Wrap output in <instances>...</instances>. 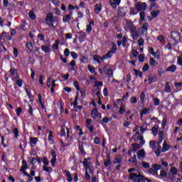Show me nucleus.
Here are the masks:
<instances>
[{
    "label": "nucleus",
    "instance_id": "obj_1",
    "mask_svg": "<svg viewBox=\"0 0 182 182\" xmlns=\"http://www.w3.org/2000/svg\"><path fill=\"white\" fill-rule=\"evenodd\" d=\"M159 141L151 140L149 141V147L151 150H154V153L157 157L160 156V150H161V143L164 140V132L159 131L158 133Z\"/></svg>",
    "mask_w": 182,
    "mask_h": 182
},
{
    "label": "nucleus",
    "instance_id": "obj_2",
    "mask_svg": "<svg viewBox=\"0 0 182 182\" xmlns=\"http://www.w3.org/2000/svg\"><path fill=\"white\" fill-rule=\"evenodd\" d=\"M127 26L129 29V32L131 33V36L132 39L134 41H137L140 35L139 34V31H137V28H136V26H134V24L133 23V22L127 23Z\"/></svg>",
    "mask_w": 182,
    "mask_h": 182
},
{
    "label": "nucleus",
    "instance_id": "obj_3",
    "mask_svg": "<svg viewBox=\"0 0 182 182\" xmlns=\"http://www.w3.org/2000/svg\"><path fill=\"white\" fill-rule=\"evenodd\" d=\"M129 178L132 180V181L134 180L136 182H149V181H150V179L143 176L141 174L139 173L137 175L133 172L129 173Z\"/></svg>",
    "mask_w": 182,
    "mask_h": 182
},
{
    "label": "nucleus",
    "instance_id": "obj_4",
    "mask_svg": "<svg viewBox=\"0 0 182 182\" xmlns=\"http://www.w3.org/2000/svg\"><path fill=\"white\" fill-rule=\"evenodd\" d=\"M135 8L138 12H143L147 9V4L146 2L138 1L135 4Z\"/></svg>",
    "mask_w": 182,
    "mask_h": 182
},
{
    "label": "nucleus",
    "instance_id": "obj_5",
    "mask_svg": "<svg viewBox=\"0 0 182 182\" xmlns=\"http://www.w3.org/2000/svg\"><path fill=\"white\" fill-rule=\"evenodd\" d=\"M116 52H117V46L114 44L107 53L105 55L104 58L110 59V58H112V56H113Z\"/></svg>",
    "mask_w": 182,
    "mask_h": 182
},
{
    "label": "nucleus",
    "instance_id": "obj_6",
    "mask_svg": "<svg viewBox=\"0 0 182 182\" xmlns=\"http://www.w3.org/2000/svg\"><path fill=\"white\" fill-rule=\"evenodd\" d=\"M89 160H90V158L89 157L87 159H85L82 164L84 167H85V170H87H87L89 171L90 174H93V171L90 168V161Z\"/></svg>",
    "mask_w": 182,
    "mask_h": 182
},
{
    "label": "nucleus",
    "instance_id": "obj_7",
    "mask_svg": "<svg viewBox=\"0 0 182 182\" xmlns=\"http://www.w3.org/2000/svg\"><path fill=\"white\" fill-rule=\"evenodd\" d=\"M9 73L11 77L14 78L16 80L19 79V74H18V70L15 68H11L9 70Z\"/></svg>",
    "mask_w": 182,
    "mask_h": 182
},
{
    "label": "nucleus",
    "instance_id": "obj_8",
    "mask_svg": "<svg viewBox=\"0 0 182 182\" xmlns=\"http://www.w3.org/2000/svg\"><path fill=\"white\" fill-rule=\"evenodd\" d=\"M149 31V23H144L141 27V35H147V31Z\"/></svg>",
    "mask_w": 182,
    "mask_h": 182
},
{
    "label": "nucleus",
    "instance_id": "obj_9",
    "mask_svg": "<svg viewBox=\"0 0 182 182\" xmlns=\"http://www.w3.org/2000/svg\"><path fill=\"white\" fill-rule=\"evenodd\" d=\"M46 23L48 26H50L51 23H53V14L49 13L46 17Z\"/></svg>",
    "mask_w": 182,
    "mask_h": 182
},
{
    "label": "nucleus",
    "instance_id": "obj_10",
    "mask_svg": "<svg viewBox=\"0 0 182 182\" xmlns=\"http://www.w3.org/2000/svg\"><path fill=\"white\" fill-rule=\"evenodd\" d=\"M136 156L139 160H143L146 157V151L144 149H140L137 151Z\"/></svg>",
    "mask_w": 182,
    "mask_h": 182
},
{
    "label": "nucleus",
    "instance_id": "obj_11",
    "mask_svg": "<svg viewBox=\"0 0 182 182\" xmlns=\"http://www.w3.org/2000/svg\"><path fill=\"white\" fill-rule=\"evenodd\" d=\"M168 150H170V145L167 144V141H164L163 147L162 149L161 148L160 150V154L161 153H166V151H168Z\"/></svg>",
    "mask_w": 182,
    "mask_h": 182
},
{
    "label": "nucleus",
    "instance_id": "obj_12",
    "mask_svg": "<svg viewBox=\"0 0 182 182\" xmlns=\"http://www.w3.org/2000/svg\"><path fill=\"white\" fill-rule=\"evenodd\" d=\"M120 2H122V0H109V5H111L112 8L116 9L117 5H120Z\"/></svg>",
    "mask_w": 182,
    "mask_h": 182
},
{
    "label": "nucleus",
    "instance_id": "obj_13",
    "mask_svg": "<svg viewBox=\"0 0 182 182\" xmlns=\"http://www.w3.org/2000/svg\"><path fill=\"white\" fill-rule=\"evenodd\" d=\"M93 59L95 60V62H97V63H101L102 60H106L108 58H105V55H102V57H100V55H94Z\"/></svg>",
    "mask_w": 182,
    "mask_h": 182
},
{
    "label": "nucleus",
    "instance_id": "obj_14",
    "mask_svg": "<svg viewBox=\"0 0 182 182\" xmlns=\"http://www.w3.org/2000/svg\"><path fill=\"white\" fill-rule=\"evenodd\" d=\"M95 26V21L93 20L90 21L89 24L87 25L86 32L90 33L92 32V29Z\"/></svg>",
    "mask_w": 182,
    "mask_h": 182
},
{
    "label": "nucleus",
    "instance_id": "obj_15",
    "mask_svg": "<svg viewBox=\"0 0 182 182\" xmlns=\"http://www.w3.org/2000/svg\"><path fill=\"white\" fill-rule=\"evenodd\" d=\"M171 36L176 41H180V33L178 32L173 31L171 33Z\"/></svg>",
    "mask_w": 182,
    "mask_h": 182
},
{
    "label": "nucleus",
    "instance_id": "obj_16",
    "mask_svg": "<svg viewBox=\"0 0 182 182\" xmlns=\"http://www.w3.org/2000/svg\"><path fill=\"white\" fill-rule=\"evenodd\" d=\"M41 50H43V52H45V53H50V46H41Z\"/></svg>",
    "mask_w": 182,
    "mask_h": 182
},
{
    "label": "nucleus",
    "instance_id": "obj_17",
    "mask_svg": "<svg viewBox=\"0 0 182 182\" xmlns=\"http://www.w3.org/2000/svg\"><path fill=\"white\" fill-rule=\"evenodd\" d=\"M170 173L171 176H176L177 174H178V170L177 168H176V166H172L170 168Z\"/></svg>",
    "mask_w": 182,
    "mask_h": 182
},
{
    "label": "nucleus",
    "instance_id": "obj_18",
    "mask_svg": "<svg viewBox=\"0 0 182 182\" xmlns=\"http://www.w3.org/2000/svg\"><path fill=\"white\" fill-rule=\"evenodd\" d=\"M177 70V66L176 65H171V66L168 67L166 70V72H171V73H174Z\"/></svg>",
    "mask_w": 182,
    "mask_h": 182
},
{
    "label": "nucleus",
    "instance_id": "obj_19",
    "mask_svg": "<svg viewBox=\"0 0 182 182\" xmlns=\"http://www.w3.org/2000/svg\"><path fill=\"white\" fill-rule=\"evenodd\" d=\"M78 149L81 153V154H86L85 151V149H83V142L78 141Z\"/></svg>",
    "mask_w": 182,
    "mask_h": 182
},
{
    "label": "nucleus",
    "instance_id": "obj_20",
    "mask_svg": "<svg viewBox=\"0 0 182 182\" xmlns=\"http://www.w3.org/2000/svg\"><path fill=\"white\" fill-rule=\"evenodd\" d=\"M114 164H120L122 163V156L117 155L113 161Z\"/></svg>",
    "mask_w": 182,
    "mask_h": 182
},
{
    "label": "nucleus",
    "instance_id": "obj_21",
    "mask_svg": "<svg viewBox=\"0 0 182 182\" xmlns=\"http://www.w3.org/2000/svg\"><path fill=\"white\" fill-rule=\"evenodd\" d=\"M91 116L92 117H93V119H97V117H99V111L97 110V109H92L91 112Z\"/></svg>",
    "mask_w": 182,
    "mask_h": 182
},
{
    "label": "nucleus",
    "instance_id": "obj_22",
    "mask_svg": "<svg viewBox=\"0 0 182 182\" xmlns=\"http://www.w3.org/2000/svg\"><path fill=\"white\" fill-rule=\"evenodd\" d=\"M139 16H140L139 23L141 25V23H143V21L145 20L146 12L140 11Z\"/></svg>",
    "mask_w": 182,
    "mask_h": 182
},
{
    "label": "nucleus",
    "instance_id": "obj_23",
    "mask_svg": "<svg viewBox=\"0 0 182 182\" xmlns=\"http://www.w3.org/2000/svg\"><path fill=\"white\" fill-rule=\"evenodd\" d=\"M26 48L27 49V52H33V45L32 43H27L26 45Z\"/></svg>",
    "mask_w": 182,
    "mask_h": 182
},
{
    "label": "nucleus",
    "instance_id": "obj_24",
    "mask_svg": "<svg viewBox=\"0 0 182 182\" xmlns=\"http://www.w3.org/2000/svg\"><path fill=\"white\" fill-rule=\"evenodd\" d=\"M151 132L154 134V136H157L159 134V125L155 124L151 129Z\"/></svg>",
    "mask_w": 182,
    "mask_h": 182
},
{
    "label": "nucleus",
    "instance_id": "obj_25",
    "mask_svg": "<svg viewBox=\"0 0 182 182\" xmlns=\"http://www.w3.org/2000/svg\"><path fill=\"white\" fill-rule=\"evenodd\" d=\"M102 11V4H97L95 6V14H99Z\"/></svg>",
    "mask_w": 182,
    "mask_h": 182
},
{
    "label": "nucleus",
    "instance_id": "obj_26",
    "mask_svg": "<svg viewBox=\"0 0 182 182\" xmlns=\"http://www.w3.org/2000/svg\"><path fill=\"white\" fill-rule=\"evenodd\" d=\"M164 90L166 93H170L171 92V87L170 86V82H167L166 83Z\"/></svg>",
    "mask_w": 182,
    "mask_h": 182
},
{
    "label": "nucleus",
    "instance_id": "obj_27",
    "mask_svg": "<svg viewBox=\"0 0 182 182\" xmlns=\"http://www.w3.org/2000/svg\"><path fill=\"white\" fill-rule=\"evenodd\" d=\"M104 70H106L107 74L108 75L109 77H113V70H112L111 68L107 70L106 67H105Z\"/></svg>",
    "mask_w": 182,
    "mask_h": 182
},
{
    "label": "nucleus",
    "instance_id": "obj_28",
    "mask_svg": "<svg viewBox=\"0 0 182 182\" xmlns=\"http://www.w3.org/2000/svg\"><path fill=\"white\" fill-rule=\"evenodd\" d=\"M48 141L50 144H53V132L49 131Z\"/></svg>",
    "mask_w": 182,
    "mask_h": 182
},
{
    "label": "nucleus",
    "instance_id": "obj_29",
    "mask_svg": "<svg viewBox=\"0 0 182 182\" xmlns=\"http://www.w3.org/2000/svg\"><path fill=\"white\" fill-rule=\"evenodd\" d=\"M104 164L105 167H107V166H110V164H112V161L110 160V155H108L107 156V160L104 161Z\"/></svg>",
    "mask_w": 182,
    "mask_h": 182
},
{
    "label": "nucleus",
    "instance_id": "obj_30",
    "mask_svg": "<svg viewBox=\"0 0 182 182\" xmlns=\"http://www.w3.org/2000/svg\"><path fill=\"white\" fill-rule=\"evenodd\" d=\"M124 112H126V105L122 104L119 110V114H124Z\"/></svg>",
    "mask_w": 182,
    "mask_h": 182
},
{
    "label": "nucleus",
    "instance_id": "obj_31",
    "mask_svg": "<svg viewBox=\"0 0 182 182\" xmlns=\"http://www.w3.org/2000/svg\"><path fill=\"white\" fill-rule=\"evenodd\" d=\"M159 14H160V11L159 10L151 11V16H152V18H157V16H159Z\"/></svg>",
    "mask_w": 182,
    "mask_h": 182
},
{
    "label": "nucleus",
    "instance_id": "obj_32",
    "mask_svg": "<svg viewBox=\"0 0 182 182\" xmlns=\"http://www.w3.org/2000/svg\"><path fill=\"white\" fill-rule=\"evenodd\" d=\"M160 177L166 178V177H168V174H167V171L164 169H161L160 172Z\"/></svg>",
    "mask_w": 182,
    "mask_h": 182
},
{
    "label": "nucleus",
    "instance_id": "obj_33",
    "mask_svg": "<svg viewBox=\"0 0 182 182\" xmlns=\"http://www.w3.org/2000/svg\"><path fill=\"white\" fill-rule=\"evenodd\" d=\"M43 170L44 171H46V173H52V167L50 166H47V165H45L43 166Z\"/></svg>",
    "mask_w": 182,
    "mask_h": 182
},
{
    "label": "nucleus",
    "instance_id": "obj_34",
    "mask_svg": "<svg viewBox=\"0 0 182 182\" xmlns=\"http://www.w3.org/2000/svg\"><path fill=\"white\" fill-rule=\"evenodd\" d=\"M65 176L67 177L68 181L72 182L73 178H72V176H70V172L69 171H65Z\"/></svg>",
    "mask_w": 182,
    "mask_h": 182
},
{
    "label": "nucleus",
    "instance_id": "obj_35",
    "mask_svg": "<svg viewBox=\"0 0 182 182\" xmlns=\"http://www.w3.org/2000/svg\"><path fill=\"white\" fill-rule=\"evenodd\" d=\"M139 149H140V145L139 144H132V151H137Z\"/></svg>",
    "mask_w": 182,
    "mask_h": 182
},
{
    "label": "nucleus",
    "instance_id": "obj_36",
    "mask_svg": "<svg viewBox=\"0 0 182 182\" xmlns=\"http://www.w3.org/2000/svg\"><path fill=\"white\" fill-rule=\"evenodd\" d=\"M149 173L153 174L154 176H159V172H157V171H156L153 167L149 169Z\"/></svg>",
    "mask_w": 182,
    "mask_h": 182
},
{
    "label": "nucleus",
    "instance_id": "obj_37",
    "mask_svg": "<svg viewBox=\"0 0 182 182\" xmlns=\"http://www.w3.org/2000/svg\"><path fill=\"white\" fill-rule=\"evenodd\" d=\"M134 132H138L139 133L141 132L143 134V133H144V129L143 127L136 126V129H134Z\"/></svg>",
    "mask_w": 182,
    "mask_h": 182
},
{
    "label": "nucleus",
    "instance_id": "obj_38",
    "mask_svg": "<svg viewBox=\"0 0 182 182\" xmlns=\"http://www.w3.org/2000/svg\"><path fill=\"white\" fill-rule=\"evenodd\" d=\"M70 16H71L70 14H68V15L63 16V21L65 23L69 22V21H70Z\"/></svg>",
    "mask_w": 182,
    "mask_h": 182
},
{
    "label": "nucleus",
    "instance_id": "obj_39",
    "mask_svg": "<svg viewBox=\"0 0 182 182\" xmlns=\"http://www.w3.org/2000/svg\"><path fill=\"white\" fill-rule=\"evenodd\" d=\"M150 113V108H145L141 112V116L143 117V114H149Z\"/></svg>",
    "mask_w": 182,
    "mask_h": 182
},
{
    "label": "nucleus",
    "instance_id": "obj_40",
    "mask_svg": "<svg viewBox=\"0 0 182 182\" xmlns=\"http://www.w3.org/2000/svg\"><path fill=\"white\" fill-rule=\"evenodd\" d=\"M28 16L29 18H31L33 21H34V19H36V16L35 15V13H33V11H30L28 12Z\"/></svg>",
    "mask_w": 182,
    "mask_h": 182
},
{
    "label": "nucleus",
    "instance_id": "obj_41",
    "mask_svg": "<svg viewBox=\"0 0 182 182\" xmlns=\"http://www.w3.org/2000/svg\"><path fill=\"white\" fill-rule=\"evenodd\" d=\"M133 139L134 141H139V139H140V132H136V134L133 136Z\"/></svg>",
    "mask_w": 182,
    "mask_h": 182
},
{
    "label": "nucleus",
    "instance_id": "obj_42",
    "mask_svg": "<svg viewBox=\"0 0 182 182\" xmlns=\"http://www.w3.org/2000/svg\"><path fill=\"white\" fill-rule=\"evenodd\" d=\"M37 38L39 41H41L42 42H45V35L42 33H39L38 34Z\"/></svg>",
    "mask_w": 182,
    "mask_h": 182
},
{
    "label": "nucleus",
    "instance_id": "obj_43",
    "mask_svg": "<svg viewBox=\"0 0 182 182\" xmlns=\"http://www.w3.org/2000/svg\"><path fill=\"white\" fill-rule=\"evenodd\" d=\"M153 168H154L156 171L157 170H161V165L155 164L151 166Z\"/></svg>",
    "mask_w": 182,
    "mask_h": 182
},
{
    "label": "nucleus",
    "instance_id": "obj_44",
    "mask_svg": "<svg viewBox=\"0 0 182 182\" xmlns=\"http://www.w3.org/2000/svg\"><path fill=\"white\" fill-rule=\"evenodd\" d=\"M134 72L136 76H139V77H143V73H141V71L134 69Z\"/></svg>",
    "mask_w": 182,
    "mask_h": 182
},
{
    "label": "nucleus",
    "instance_id": "obj_45",
    "mask_svg": "<svg viewBox=\"0 0 182 182\" xmlns=\"http://www.w3.org/2000/svg\"><path fill=\"white\" fill-rule=\"evenodd\" d=\"M12 133H14V136L16 137H19V131H18V128H14L12 130Z\"/></svg>",
    "mask_w": 182,
    "mask_h": 182
},
{
    "label": "nucleus",
    "instance_id": "obj_46",
    "mask_svg": "<svg viewBox=\"0 0 182 182\" xmlns=\"http://www.w3.org/2000/svg\"><path fill=\"white\" fill-rule=\"evenodd\" d=\"M141 166L144 167V168H150V164L146 161H143L141 163Z\"/></svg>",
    "mask_w": 182,
    "mask_h": 182
},
{
    "label": "nucleus",
    "instance_id": "obj_47",
    "mask_svg": "<svg viewBox=\"0 0 182 182\" xmlns=\"http://www.w3.org/2000/svg\"><path fill=\"white\" fill-rule=\"evenodd\" d=\"M38 143V138H30V144L32 146V144H36Z\"/></svg>",
    "mask_w": 182,
    "mask_h": 182
},
{
    "label": "nucleus",
    "instance_id": "obj_48",
    "mask_svg": "<svg viewBox=\"0 0 182 182\" xmlns=\"http://www.w3.org/2000/svg\"><path fill=\"white\" fill-rule=\"evenodd\" d=\"M65 136H66V132L65 131V127H61L60 136L65 137Z\"/></svg>",
    "mask_w": 182,
    "mask_h": 182
},
{
    "label": "nucleus",
    "instance_id": "obj_49",
    "mask_svg": "<svg viewBox=\"0 0 182 182\" xmlns=\"http://www.w3.org/2000/svg\"><path fill=\"white\" fill-rule=\"evenodd\" d=\"M149 83H154L157 81V76L154 75L149 79Z\"/></svg>",
    "mask_w": 182,
    "mask_h": 182
},
{
    "label": "nucleus",
    "instance_id": "obj_50",
    "mask_svg": "<svg viewBox=\"0 0 182 182\" xmlns=\"http://www.w3.org/2000/svg\"><path fill=\"white\" fill-rule=\"evenodd\" d=\"M88 70H90V73H94L95 72V67L93 65H88L87 66Z\"/></svg>",
    "mask_w": 182,
    "mask_h": 182
},
{
    "label": "nucleus",
    "instance_id": "obj_51",
    "mask_svg": "<svg viewBox=\"0 0 182 182\" xmlns=\"http://www.w3.org/2000/svg\"><path fill=\"white\" fill-rule=\"evenodd\" d=\"M139 62H141V63H143L144 62V54H140L138 56Z\"/></svg>",
    "mask_w": 182,
    "mask_h": 182
},
{
    "label": "nucleus",
    "instance_id": "obj_52",
    "mask_svg": "<svg viewBox=\"0 0 182 182\" xmlns=\"http://www.w3.org/2000/svg\"><path fill=\"white\" fill-rule=\"evenodd\" d=\"M149 65H151V66H156V60H154L153 58H151L149 59Z\"/></svg>",
    "mask_w": 182,
    "mask_h": 182
},
{
    "label": "nucleus",
    "instance_id": "obj_53",
    "mask_svg": "<svg viewBox=\"0 0 182 182\" xmlns=\"http://www.w3.org/2000/svg\"><path fill=\"white\" fill-rule=\"evenodd\" d=\"M154 106H159L160 105V100L159 98H153Z\"/></svg>",
    "mask_w": 182,
    "mask_h": 182
},
{
    "label": "nucleus",
    "instance_id": "obj_54",
    "mask_svg": "<svg viewBox=\"0 0 182 182\" xmlns=\"http://www.w3.org/2000/svg\"><path fill=\"white\" fill-rule=\"evenodd\" d=\"M52 2L55 6H60V1L59 0H52Z\"/></svg>",
    "mask_w": 182,
    "mask_h": 182
},
{
    "label": "nucleus",
    "instance_id": "obj_55",
    "mask_svg": "<svg viewBox=\"0 0 182 182\" xmlns=\"http://www.w3.org/2000/svg\"><path fill=\"white\" fill-rule=\"evenodd\" d=\"M138 45H139V47L143 46L144 45V39H143V38H139V39L138 40Z\"/></svg>",
    "mask_w": 182,
    "mask_h": 182
},
{
    "label": "nucleus",
    "instance_id": "obj_56",
    "mask_svg": "<svg viewBox=\"0 0 182 182\" xmlns=\"http://www.w3.org/2000/svg\"><path fill=\"white\" fill-rule=\"evenodd\" d=\"M145 97H146V94L144 93V92H142L140 95V100H141V102H142V103L144 102Z\"/></svg>",
    "mask_w": 182,
    "mask_h": 182
},
{
    "label": "nucleus",
    "instance_id": "obj_57",
    "mask_svg": "<svg viewBox=\"0 0 182 182\" xmlns=\"http://www.w3.org/2000/svg\"><path fill=\"white\" fill-rule=\"evenodd\" d=\"M43 163L45 166H49V160L48 159V157L46 156L43 158Z\"/></svg>",
    "mask_w": 182,
    "mask_h": 182
},
{
    "label": "nucleus",
    "instance_id": "obj_58",
    "mask_svg": "<svg viewBox=\"0 0 182 182\" xmlns=\"http://www.w3.org/2000/svg\"><path fill=\"white\" fill-rule=\"evenodd\" d=\"M112 120V118H108L107 117H105L102 119V123H109Z\"/></svg>",
    "mask_w": 182,
    "mask_h": 182
},
{
    "label": "nucleus",
    "instance_id": "obj_59",
    "mask_svg": "<svg viewBox=\"0 0 182 182\" xmlns=\"http://www.w3.org/2000/svg\"><path fill=\"white\" fill-rule=\"evenodd\" d=\"M130 103H134V105H136V103H137V98L136 97H131Z\"/></svg>",
    "mask_w": 182,
    "mask_h": 182
},
{
    "label": "nucleus",
    "instance_id": "obj_60",
    "mask_svg": "<svg viewBox=\"0 0 182 182\" xmlns=\"http://www.w3.org/2000/svg\"><path fill=\"white\" fill-rule=\"evenodd\" d=\"M64 55L66 58L70 55V50L68 48H65L64 50Z\"/></svg>",
    "mask_w": 182,
    "mask_h": 182
},
{
    "label": "nucleus",
    "instance_id": "obj_61",
    "mask_svg": "<svg viewBox=\"0 0 182 182\" xmlns=\"http://www.w3.org/2000/svg\"><path fill=\"white\" fill-rule=\"evenodd\" d=\"M166 124H167V118L164 117L162 120V127L165 129Z\"/></svg>",
    "mask_w": 182,
    "mask_h": 182
},
{
    "label": "nucleus",
    "instance_id": "obj_62",
    "mask_svg": "<svg viewBox=\"0 0 182 182\" xmlns=\"http://www.w3.org/2000/svg\"><path fill=\"white\" fill-rule=\"evenodd\" d=\"M136 160L137 158L136 157V154H134V156L129 160V163H136Z\"/></svg>",
    "mask_w": 182,
    "mask_h": 182
},
{
    "label": "nucleus",
    "instance_id": "obj_63",
    "mask_svg": "<svg viewBox=\"0 0 182 182\" xmlns=\"http://www.w3.org/2000/svg\"><path fill=\"white\" fill-rule=\"evenodd\" d=\"M23 168H28V164L26 163V161H25V159H23L22 161V166Z\"/></svg>",
    "mask_w": 182,
    "mask_h": 182
},
{
    "label": "nucleus",
    "instance_id": "obj_64",
    "mask_svg": "<svg viewBox=\"0 0 182 182\" xmlns=\"http://www.w3.org/2000/svg\"><path fill=\"white\" fill-rule=\"evenodd\" d=\"M178 64L180 65V66H182V55H179L178 57Z\"/></svg>",
    "mask_w": 182,
    "mask_h": 182
}]
</instances>
